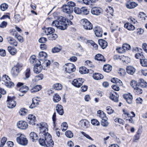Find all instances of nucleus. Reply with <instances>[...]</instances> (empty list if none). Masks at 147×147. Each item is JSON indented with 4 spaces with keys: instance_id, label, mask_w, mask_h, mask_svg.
Returning a JSON list of instances; mask_svg holds the SVG:
<instances>
[{
    "instance_id": "obj_1",
    "label": "nucleus",
    "mask_w": 147,
    "mask_h": 147,
    "mask_svg": "<svg viewBox=\"0 0 147 147\" xmlns=\"http://www.w3.org/2000/svg\"><path fill=\"white\" fill-rule=\"evenodd\" d=\"M40 138L39 142L40 144L43 146H46L47 147H53L54 142L52 140L51 136L49 133L40 134Z\"/></svg>"
},
{
    "instance_id": "obj_2",
    "label": "nucleus",
    "mask_w": 147,
    "mask_h": 147,
    "mask_svg": "<svg viewBox=\"0 0 147 147\" xmlns=\"http://www.w3.org/2000/svg\"><path fill=\"white\" fill-rule=\"evenodd\" d=\"M66 20L65 17L61 16L57 20L53 21L51 24V26L61 30H65L67 26V23L68 21H66Z\"/></svg>"
},
{
    "instance_id": "obj_3",
    "label": "nucleus",
    "mask_w": 147,
    "mask_h": 147,
    "mask_svg": "<svg viewBox=\"0 0 147 147\" xmlns=\"http://www.w3.org/2000/svg\"><path fill=\"white\" fill-rule=\"evenodd\" d=\"M2 84H4L8 88H11L14 86V84L11 81V79L9 77L6 75H4L1 78Z\"/></svg>"
},
{
    "instance_id": "obj_4",
    "label": "nucleus",
    "mask_w": 147,
    "mask_h": 147,
    "mask_svg": "<svg viewBox=\"0 0 147 147\" xmlns=\"http://www.w3.org/2000/svg\"><path fill=\"white\" fill-rule=\"evenodd\" d=\"M37 126L40 131V134L44 133L46 134L48 133V125L46 123L42 122L39 124H37Z\"/></svg>"
},
{
    "instance_id": "obj_5",
    "label": "nucleus",
    "mask_w": 147,
    "mask_h": 147,
    "mask_svg": "<svg viewBox=\"0 0 147 147\" xmlns=\"http://www.w3.org/2000/svg\"><path fill=\"white\" fill-rule=\"evenodd\" d=\"M16 140L18 143L22 145H26L28 143V141L25 136L22 134H20Z\"/></svg>"
},
{
    "instance_id": "obj_6",
    "label": "nucleus",
    "mask_w": 147,
    "mask_h": 147,
    "mask_svg": "<svg viewBox=\"0 0 147 147\" xmlns=\"http://www.w3.org/2000/svg\"><path fill=\"white\" fill-rule=\"evenodd\" d=\"M81 22H82V25L85 29L90 30L92 29V24L87 19H83Z\"/></svg>"
},
{
    "instance_id": "obj_7",
    "label": "nucleus",
    "mask_w": 147,
    "mask_h": 147,
    "mask_svg": "<svg viewBox=\"0 0 147 147\" xmlns=\"http://www.w3.org/2000/svg\"><path fill=\"white\" fill-rule=\"evenodd\" d=\"M65 70L66 72L69 73H71L76 70L75 65L71 63H68L65 64Z\"/></svg>"
},
{
    "instance_id": "obj_8",
    "label": "nucleus",
    "mask_w": 147,
    "mask_h": 147,
    "mask_svg": "<svg viewBox=\"0 0 147 147\" xmlns=\"http://www.w3.org/2000/svg\"><path fill=\"white\" fill-rule=\"evenodd\" d=\"M7 101L8 102L7 107L9 108H13L16 105V101L13 98L9 96H8Z\"/></svg>"
},
{
    "instance_id": "obj_9",
    "label": "nucleus",
    "mask_w": 147,
    "mask_h": 147,
    "mask_svg": "<svg viewBox=\"0 0 147 147\" xmlns=\"http://www.w3.org/2000/svg\"><path fill=\"white\" fill-rule=\"evenodd\" d=\"M84 81V79H75L72 81V84L76 87L79 88L82 85Z\"/></svg>"
},
{
    "instance_id": "obj_10",
    "label": "nucleus",
    "mask_w": 147,
    "mask_h": 147,
    "mask_svg": "<svg viewBox=\"0 0 147 147\" xmlns=\"http://www.w3.org/2000/svg\"><path fill=\"white\" fill-rule=\"evenodd\" d=\"M17 126L18 128L21 129H25L28 127L27 123L23 121H19L17 124Z\"/></svg>"
},
{
    "instance_id": "obj_11",
    "label": "nucleus",
    "mask_w": 147,
    "mask_h": 147,
    "mask_svg": "<svg viewBox=\"0 0 147 147\" xmlns=\"http://www.w3.org/2000/svg\"><path fill=\"white\" fill-rule=\"evenodd\" d=\"M38 62L34 65V71L35 73H39L41 72L42 69V67L40 64L39 60L38 61Z\"/></svg>"
},
{
    "instance_id": "obj_12",
    "label": "nucleus",
    "mask_w": 147,
    "mask_h": 147,
    "mask_svg": "<svg viewBox=\"0 0 147 147\" xmlns=\"http://www.w3.org/2000/svg\"><path fill=\"white\" fill-rule=\"evenodd\" d=\"M102 10L99 7H95L92 8L91 10V13L93 15L99 16L102 13Z\"/></svg>"
},
{
    "instance_id": "obj_13",
    "label": "nucleus",
    "mask_w": 147,
    "mask_h": 147,
    "mask_svg": "<svg viewBox=\"0 0 147 147\" xmlns=\"http://www.w3.org/2000/svg\"><path fill=\"white\" fill-rule=\"evenodd\" d=\"M119 95L116 92H111L110 94L109 98L111 99L115 102H118L119 101L118 97Z\"/></svg>"
},
{
    "instance_id": "obj_14",
    "label": "nucleus",
    "mask_w": 147,
    "mask_h": 147,
    "mask_svg": "<svg viewBox=\"0 0 147 147\" xmlns=\"http://www.w3.org/2000/svg\"><path fill=\"white\" fill-rule=\"evenodd\" d=\"M95 34L96 36L98 37H101L102 34V29L99 27H96L94 28L93 29Z\"/></svg>"
},
{
    "instance_id": "obj_15",
    "label": "nucleus",
    "mask_w": 147,
    "mask_h": 147,
    "mask_svg": "<svg viewBox=\"0 0 147 147\" xmlns=\"http://www.w3.org/2000/svg\"><path fill=\"white\" fill-rule=\"evenodd\" d=\"M62 9L63 12L68 14L71 13L73 12L72 8L69 6L67 4L63 5Z\"/></svg>"
},
{
    "instance_id": "obj_16",
    "label": "nucleus",
    "mask_w": 147,
    "mask_h": 147,
    "mask_svg": "<svg viewBox=\"0 0 147 147\" xmlns=\"http://www.w3.org/2000/svg\"><path fill=\"white\" fill-rule=\"evenodd\" d=\"M123 98L126 100L128 104L132 103L133 100L132 95L130 93L125 94L123 95Z\"/></svg>"
},
{
    "instance_id": "obj_17",
    "label": "nucleus",
    "mask_w": 147,
    "mask_h": 147,
    "mask_svg": "<svg viewBox=\"0 0 147 147\" xmlns=\"http://www.w3.org/2000/svg\"><path fill=\"white\" fill-rule=\"evenodd\" d=\"M27 120L30 124L34 125L36 121V117L33 115H30L28 116Z\"/></svg>"
},
{
    "instance_id": "obj_18",
    "label": "nucleus",
    "mask_w": 147,
    "mask_h": 147,
    "mask_svg": "<svg viewBox=\"0 0 147 147\" xmlns=\"http://www.w3.org/2000/svg\"><path fill=\"white\" fill-rule=\"evenodd\" d=\"M89 122L85 119L81 120L80 122V124L81 125L82 127L84 129L88 127L89 126Z\"/></svg>"
},
{
    "instance_id": "obj_19",
    "label": "nucleus",
    "mask_w": 147,
    "mask_h": 147,
    "mask_svg": "<svg viewBox=\"0 0 147 147\" xmlns=\"http://www.w3.org/2000/svg\"><path fill=\"white\" fill-rule=\"evenodd\" d=\"M8 42L11 45L17 46L18 45L17 41L13 38L9 37L7 38Z\"/></svg>"
},
{
    "instance_id": "obj_20",
    "label": "nucleus",
    "mask_w": 147,
    "mask_h": 147,
    "mask_svg": "<svg viewBox=\"0 0 147 147\" xmlns=\"http://www.w3.org/2000/svg\"><path fill=\"white\" fill-rule=\"evenodd\" d=\"M98 43L99 45L102 49L105 48L107 46V42L105 40L102 39H99L98 40Z\"/></svg>"
},
{
    "instance_id": "obj_21",
    "label": "nucleus",
    "mask_w": 147,
    "mask_h": 147,
    "mask_svg": "<svg viewBox=\"0 0 147 147\" xmlns=\"http://www.w3.org/2000/svg\"><path fill=\"white\" fill-rule=\"evenodd\" d=\"M20 71L19 69L13 66L11 70V74L13 77H16L19 73Z\"/></svg>"
},
{
    "instance_id": "obj_22",
    "label": "nucleus",
    "mask_w": 147,
    "mask_h": 147,
    "mask_svg": "<svg viewBox=\"0 0 147 147\" xmlns=\"http://www.w3.org/2000/svg\"><path fill=\"white\" fill-rule=\"evenodd\" d=\"M47 54L45 52L41 51L40 52L38 55V57L39 59V60H45L46 58L47 57Z\"/></svg>"
},
{
    "instance_id": "obj_23",
    "label": "nucleus",
    "mask_w": 147,
    "mask_h": 147,
    "mask_svg": "<svg viewBox=\"0 0 147 147\" xmlns=\"http://www.w3.org/2000/svg\"><path fill=\"white\" fill-rule=\"evenodd\" d=\"M56 110L59 114L62 115L64 113V111L63 107L60 105L58 104L56 107Z\"/></svg>"
},
{
    "instance_id": "obj_24",
    "label": "nucleus",
    "mask_w": 147,
    "mask_h": 147,
    "mask_svg": "<svg viewBox=\"0 0 147 147\" xmlns=\"http://www.w3.org/2000/svg\"><path fill=\"white\" fill-rule=\"evenodd\" d=\"M13 32H15V37L18 40L21 42H22L24 41V39L20 35H19L17 32H16L15 30H12V31L11 32V34H13Z\"/></svg>"
},
{
    "instance_id": "obj_25",
    "label": "nucleus",
    "mask_w": 147,
    "mask_h": 147,
    "mask_svg": "<svg viewBox=\"0 0 147 147\" xmlns=\"http://www.w3.org/2000/svg\"><path fill=\"white\" fill-rule=\"evenodd\" d=\"M54 29L52 28L49 27L46 28L45 30V34L47 35H51L55 32Z\"/></svg>"
},
{
    "instance_id": "obj_26",
    "label": "nucleus",
    "mask_w": 147,
    "mask_h": 147,
    "mask_svg": "<svg viewBox=\"0 0 147 147\" xmlns=\"http://www.w3.org/2000/svg\"><path fill=\"white\" fill-rule=\"evenodd\" d=\"M126 70L128 74L133 75L135 72L136 69L133 67L129 66L127 67Z\"/></svg>"
},
{
    "instance_id": "obj_27",
    "label": "nucleus",
    "mask_w": 147,
    "mask_h": 147,
    "mask_svg": "<svg viewBox=\"0 0 147 147\" xmlns=\"http://www.w3.org/2000/svg\"><path fill=\"white\" fill-rule=\"evenodd\" d=\"M30 138L33 141H34L38 139V136L34 132H32L30 134Z\"/></svg>"
},
{
    "instance_id": "obj_28",
    "label": "nucleus",
    "mask_w": 147,
    "mask_h": 147,
    "mask_svg": "<svg viewBox=\"0 0 147 147\" xmlns=\"http://www.w3.org/2000/svg\"><path fill=\"white\" fill-rule=\"evenodd\" d=\"M92 76L93 78L96 80L101 79L103 78V76L102 74L98 73H95L93 74Z\"/></svg>"
},
{
    "instance_id": "obj_29",
    "label": "nucleus",
    "mask_w": 147,
    "mask_h": 147,
    "mask_svg": "<svg viewBox=\"0 0 147 147\" xmlns=\"http://www.w3.org/2000/svg\"><path fill=\"white\" fill-rule=\"evenodd\" d=\"M97 116L102 120L103 119H105V118H107L106 117V114L103 111L101 110H99L97 111Z\"/></svg>"
},
{
    "instance_id": "obj_30",
    "label": "nucleus",
    "mask_w": 147,
    "mask_h": 147,
    "mask_svg": "<svg viewBox=\"0 0 147 147\" xmlns=\"http://www.w3.org/2000/svg\"><path fill=\"white\" fill-rule=\"evenodd\" d=\"M124 27L129 30H133L135 29L134 26L130 23L129 22L125 24Z\"/></svg>"
},
{
    "instance_id": "obj_31",
    "label": "nucleus",
    "mask_w": 147,
    "mask_h": 147,
    "mask_svg": "<svg viewBox=\"0 0 147 147\" xmlns=\"http://www.w3.org/2000/svg\"><path fill=\"white\" fill-rule=\"evenodd\" d=\"M62 47L59 45H57L52 49V52L55 53L60 51L62 49Z\"/></svg>"
},
{
    "instance_id": "obj_32",
    "label": "nucleus",
    "mask_w": 147,
    "mask_h": 147,
    "mask_svg": "<svg viewBox=\"0 0 147 147\" xmlns=\"http://www.w3.org/2000/svg\"><path fill=\"white\" fill-rule=\"evenodd\" d=\"M41 85H38L33 87L31 89L30 91L32 93H34L39 91L42 88Z\"/></svg>"
},
{
    "instance_id": "obj_33",
    "label": "nucleus",
    "mask_w": 147,
    "mask_h": 147,
    "mask_svg": "<svg viewBox=\"0 0 147 147\" xmlns=\"http://www.w3.org/2000/svg\"><path fill=\"white\" fill-rule=\"evenodd\" d=\"M138 84L142 88H145L147 86V83L142 79H140L139 80Z\"/></svg>"
},
{
    "instance_id": "obj_34",
    "label": "nucleus",
    "mask_w": 147,
    "mask_h": 147,
    "mask_svg": "<svg viewBox=\"0 0 147 147\" xmlns=\"http://www.w3.org/2000/svg\"><path fill=\"white\" fill-rule=\"evenodd\" d=\"M111 81L112 82L114 83H116L119 86L123 85L122 82L121 80L117 78H113L111 79Z\"/></svg>"
},
{
    "instance_id": "obj_35",
    "label": "nucleus",
    "mask_w": 147,
    "mask_h": 147,
    "mask_svg": "<svg viewBox=\"0 0 147 147\" xmlns=\"http://www.w3.org/2000/svg\"><path fill=\"white\" fill-rule=\"evenodd\" d=\"M7 50L11 55H14L16 53L17 51L16 49L12 48L10 46L8 47Z\"/></svg>"
},
{
    "instance_id": "obj_36",
    "label": "nucleus",
    "mask_w": 147,
    "mask_h": 147,
    "mask_svg": "<svg viewBox=\"0 0 147 147\" xmlns=\"http://www.w3.org/2000/svg\"><path fill=\"white\" fill-rule=\"evenodd\" d=\"M112 67L109 65H105L103 67V70L104 71L107 72H109L112 70Z\"/></svg>"
},
{
    "instance_id": "obj_37",
    "label": "nucleus",
    "mask_w": 147,
    "mask_h": 147,
    "mask_svg": "<svg viewBox=\"0 0 147 147\" xmlns=\"http://www.w3.org/2000/svg\"><path fill=\"white\" fill-rule=\"evenodd\" d=\"M138 4L134 2H132L129 4H127L126 7L129 9H132L137 6Z\"/></svg>"
},
{
    "instance_id": "obj_38",
    "label": "nucleus",
    "mask_w": 147,
    "mask_h": 147,
    "mask_svg": "<svg viewBox=\"0 0 147 147\" xmlns=\"http://www.w3.org/2000/svg\"><path fill=\"white\" fill-rule=\"evenodd\" d=\"M95 59L98 61H103L104 62L105 61L103 56L100 54H99L96 55L95 57Z\"/></svg>"
},
{
    "instance_id": "obj_39",
    "label": "nucleus",
    "mask_w": 147,
    "mask_h": 147,
    "mask_svg": "<svg viewBox=\"0 0 147 147\" xmlns=\"http://www.w3.org/2000/svg\"><path fill=\"white\" fill-rule=\"evenodd\" d=\"M53 88L56 90H60L62 88V86L60 83H56L54 84L53 86Z\"/></svg>"
},
{
    "instance_id": "obj_40",
    "label": "nucleus",
    "mask_w": 147,
    "mask_h": 147,
    "mask_svg": "<svg viewBox=\"0 0 147 147\" xmlns=\"http://www.w3.org/2000/svg\"><path fill=\"white\" fill-rule=\"evenodd\" d=\"M25 77L24 78V79L26 80L29 78L30 76V69L29 68H27L25 72Z\"/></svg>"
},
{
    "instance_id": "obj_41",
    "label": "nucleus",
    "mask_w": 147,
    "mask_h": 147,
    "mask_svg": "<svg viewBox=\"0 0 147 147\" xmlns=\"http://www.w3.org/2000/svg\"><path fill=\"white\" fill-rule=\"evenodd\" d=\"M43 75L42 74H40L36 76L33 80L34 82H37L39 80H42L43 78Z\"/></svg>"
},
{
    "instance_id": "obj_42",
    "label": "nucleus",
    "mask_w": 147,
    "mask_h": 147,
    "mask_svg": "<svg viewBox=\"0 0 147 147\" xmlns=\"http://www.w3.org/2000/svg\"><path fill=\"white\" fill-rule=\"evenodd\" d=\"M89 69L85 67H82L80 68L79 72L80 73L83 74L88 73Z\"/></svg>"
},
{
    "instance_id": "obj_43",
    "label": "nucleus",
    "mask_w": 147,
    "mask_h": 147,
    "mask_svg": "<svg viewBox=\"0 0 147 147\" xmlns=\"http://www.w3.org/2000/svg\"><path fill=\"white\" fill-rule=\"evenodd\" d=\"M32 102L29 107L30 108H33L36 106L38 104L36 99L35 98H33L32 100Z\"/></svg>"
},
{
    "instance_id": "obj_44",
    "label": "nucleus",
    "mask_w": 147,
    "mask_h": 147,
    "mask_svg": "<svg viewBox=\"0 0 147 147\" xmlns=\"http://www.w3.org/2000/svg\"><path fill=\"white\" fill-rule=\"evenodd\" d=\"M61 99L60 96L57 94H54L53 96V100L55 102H57L59 101Z\"/></svg>"
},
{
    "instance_id": "obj_45",
    "label": "nucleus",
    "mask_w": 147,
    "mask_h": 147,
    "mask_svg": "<svg viewBox=\"0 0 147 147\" xmlns=\"http://www.w3.org/2000/svg\"><path fill=\"white\" fill-rule=\"evenodd\" d=\"M107 118H105V119H103L101 121V124L104 127H107L109 123L107 121Z\"/></svg>"
},
{
    "instance_id": "obj_46",
    "label": "nucleus",
    "mask_w": 147,
    "mask_h": 147,
    "mask_svg": "<svg viewBox=\"0 0 147 147\" xmlns=\"http://www.w3.org/2000/svg\"><path fill=\"white\" fill-rule=\"evenodd\" d=\"M131 113L133 115L131 116L130 117H129V118H128H128L126 119L127 120H128L129 121V122L130 123H134V121L133 120V119L132 118V117H134L135 116V114L133 112L131 111Z\"/></svg>"
},
{
    "instance_id": "obj_47",
    "label": "nucleus",
    "mask_w": 147,
    "mask_h": 147,
    "mask_svg": "<svg viewBox=\"0 0 147 147\" xmlns=\"http://www.w3.org/2000/svg\"><path fill=\"white\" fill-rule=\"evenodd\" d=\"M27 110L24 108H23L21 109L19 111V113L20 115L22 116L24 115H26L27 113Z\"/></svg>"
},
{
    "instance_id": "obj_48",
    "label": "nucleus",
    "mask_w": 147,
    "mask_h": 147,
    "mask_svg": "<svg viewBox=\"0 0 147 147\" xmlns=\"http://www.w3.org/2000/svg\"><path fill=\"white\" fill-rule=\"evenodd\" d=\"M38 60H36V56L34 55H32L30 59V61L31 63L34 64L36 63V61Z\"/></svg>"
},
{
    "instance_id": "obj_49",
    "label": "nucleus",
    "mask_w": 147,
    "mask_h": 147,
    "mask_svg": "<svg viewBox=\"0 0 147 147\" xmlns=\"http://www.w3.org/2000/svg\"><path fill=\"white\" fill-rule=\"evenodd\" d=\"M139 86H140L139 85L137 86V87L134 88L135 93L137 94H141L142 92V90L139 87Z\"/></svg>"
},
{
    "instance_id": "obj_50",
    "label": "nucleus",
    "mask_w": 147,
    "mask_h": 147,
    "mask_svg": "<svg viewBox=\"0 0 147 147\" xmlns=\"http://www.w3.org/2000/svg\"><path fill=\"white\" fill-rule=\"evenodd\" d=\"M91 123L94 125L98 126L100 125L99 122L96 119H92L91 120Z\"/></svg>"
},
{
    "instance_id": "obj_51",
    "label": "nucleus",
    "mask_w": 147,
    "mask_h": 147,
    "mask_svg": "<svg viewBox=\"0 0 147 147\" xmlns=\"http://www.w3.org/2000/svg\"><path fill=\"white\" fill-rule=\"evenodd\" d=\"M24 86L23 87H21L19 90L20 92H22V93L25 94L27 91L28 89V87L26 86H25L23 88Z\"/></svg>"
},
{
    "instance_id": "obj_52",
    "label": "nucleus",
    "mask_w": 147,
    "mask_h": 147,
    "mask_svg": "<svg viewBox=\"0 0 147 147\" xmlns=\"http://www.w3.org/2000/svg\"><path fill=\"white\" fill-rule=\"evenodd\" d=\"M140 59V63L144 67H147V59Z\"/></svg>"
},
{
    "instance_id": "obj_53",
    "label": "nucleus",
    "mask_w": 147,
    "mask_h": 147,
    "mask_svg": "<svg viewBox=\"0 0 147 147\" xmlns=\"http://www.w3.org/2000/svg\"><path fill=\"white\" fill-rule=\"evenodd\" d=\"M66 136L68 138H70L72 137L73 136V134L70 131H67L65 133Z\"/></svg>"
},
{
    "instance_id": "obj_54",
    "label": "nucleus",
    "mask_w": 147,
    "mask_h": 147,
    "mask_svg": "<svg viewBox=\"0 0 147 147\" xmlns=\"http://www.w3.org/2000/svg\"><path fill=\"white\" fill-rule=\"evenodd\" d=\"M7 138L5 137H3L2 138L1 140V144L0 146V147H3V146L7 141Z\"/></svg>"
},
{
    "instance_id": "obj_55",
    "label": "nucleus",
    "mask_w": 147,
    "mask_h": 147,
    "mask_svg": "<svg viewBox=\"0 0 147 147\" xmlns=\"http://www.w3.org/2000/svg\"><path fill=\"white\" fill-rule=\"evenodd\" d=\"M89 11L87 9L84 7L81 8V13H83L85 15H87L88 14Z\"/></svg>"
},
{
    "instance_id": "obj_56",
    "label": "nucleus",
    "mask_w": 147,
    "mask_h": 147,
    "mask_svg": "<svg viewBox=\"0 0 147 147\" xmlns=\"http://www.w3.org/2000/svg\"><path fill=\"white\" fill-rule=\"evenodd\" d=\"M50 36L49 37V39L50 40H56L58 37L57 35L56 34H52L50 35Z\"/></svg>"
},
{
    "instance_id": "obj_57",
    "label": "nucleus",
    "mask_w": 147,
    "mask_h": 147,
    "mask_svg": "<svg viewBox=\"0 0 147 147\" xmlns=\"http://www.w3.org/2000/svg\"><path fill=\"white\" fill-rule=\"evenodd\" d=\"M8 7V5L5 3H3L1 5L0 7L1 9L4 11L6 10Z\"/></svg>"
},
{
    "instance_id": "obj_58",
    "label": "nucleus",
    "mask_w": 147,
    "mask_h": 147,
    "mask_svg": "<svg viewBox=\"0 0 147 147\" xmlns=\"http://www.w3.org/2000/svg\"><path fill=\"white\" fill-rule=\"evenodd\" d=\"M122 47L125 51V52L126 50H130L131 49V47L129 45L127 44H123Z\"/></svg>"
},
{
    "instance_id": "obj_59",
    "label": "nucleus",
    "mask_w": 147,
    "mask_h": 147,
    "mask_svg": "<svg viewBox=\"0 0 147 147\" xmlns=\"http://www.w3.org/2000/svg\"><path fill=\"white\" fill-rule=\"evenodd\" d=\"M74 12L78 14H80L81 13V8L80 9L78 7H75L74 9Z\"/></svg>"
},
{
    "instance_id": "obj_60",
    "label": "nucleus",
    "mask_w": 147,
    "mask_h": 147,
    "mask_svg": "<svg viewBox=\"0 0 147 147\" xmlns=\"http://www.w3.org/2000/svg\"><path fill=\"white\" fill-rule=\"evenodd\" d=\"M131 86L134 88L137 87L138 85L137 84V82L135 80H132L130 82Z\"/></svg>"
},
{
    "instance_id": "obj_61",
    "label": "nucleus",
    "mask_w": 147,
    "mask_h": 147,
    "mask_svg": "<svg viewBox=\"0 0 147 147\" xmlns=\"http://www.w3.org/2000/svg\"><path fill=\"white\" fill-rule=\"evenodd\" d=\"M15 21L16 23L19 22L20 20V17L19 14H16L15 15L14 17Z\"/></svg>"
},
{
    "instance_id": "obj_62",
    "label": "nucleus",
    "mask_w": 147,
    "mask_h": 147,
    "mask_svg": "<svg viewBox=\"0 0 147 147\" xmlns=\"http://www.w3.org/2000/svg\"><path fill=\"white\" fill-rule=\"evenodd\" d=\"M56 113L55 112L53 115L52 116V119L53 121V125L54 127H55V121L56 120Z\"/></svg>"
},
{
    "instance_id": "obj_63",
    "label": "nucleus",
    "mask_w": 147,
    "mask_h": 147,
    "mask_svg": "<svg viewBox=\"0 0 147 147\" xmlns=\"http://www.w3.org/2000/svg\"><path fill=\"white\" fill-rule=\"evenodd\" d=\"M91 63L92 62L90 61L87 60L85 62V65L91 67H94V66L93 65H92Z\"/></svg>"
},
{
    "instance_id": "obj_64",
    "label": "nucleus",
    "mask_w": 147,
    "mask_h": 147,
    "mask_svg": "<svg viewBox=\"0 0 147 147\" xmlns=\"http://www.w3.org/2000/svg\"><path fill=\"white\" fill-rule=\"evenodd\" d=\"M116 50L117 52L119 53H122L125 52L123 47H118L117 48Z\"/></svg>"
}]
</instances>
